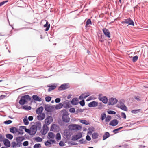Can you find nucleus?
Here are the masks:
<instances>
[{"label":"nucleus","instance_id":"a19ab883","mask_svg":"<svg viewBox=\"0 0 148 148\" xmlns=\"http://www.w3.org/2000/svg\"><path fill=\"white\" fill-rule=\"evenodd\" d=\"M140 109H134L131 111V112L134 114H137L140 112Z\"/></svg>","mask_w":148,"mask_h":148},{"label":"nucleus","instance_id":"7ed1b4c3","mask_svg":"<svg viewBox=\"0 0 148 148\" xmlns=\"http://www.w3.org/2000/svg\"><path fill=\"white\" fill-rule=\"evenodd\" d=\"M69 128L71 130H79L81 129L82 127L78 125L71 124L69 125Z\"/></svg>","mask_w":148,"mask_h":148},{"label":"nucleus","instance_id":"052dcab7","mask_svg":"<svg viewBox=\"0 0 148 148\" xmlns=\"http://www.w3.org/2000/svg\"><path fill=\"white\" fill-rule=\"evenodd\" d=\"M17 143H16L15 142L13 141L12 143V146L13 148H14L16 146H17Z\"/></svg>","mask_w":148,"mask_h":148},{"label":"nucleus","instance_id":"603ef678","mask_svg":"<svg viewBox=\"0 0 148 148\" xmlns=\"http://www.w3.org/2000/svg\"><path fill=\"white\" fill-rule=\"evenodd\" d=\"M79 103L80 105L82 106H84L85 105L84 100V99H82L79 102Z\"/></svg>","mask_w":148,"mask_h":148},{"label":"nucleus","instance_id":"e433bc0d","mask_svg":"<svg viewBox=\"0 0 148 148\" xmlns=\"http://www.w3.org/2000/svg\"><path fill=\"white\" fill-rule=\"evenodd\" d=\"M6 137L7 138L11 140L13 138V136L11 134H6Z\"/></svg>","mask_w":148,"mask_h":148},{"label":"nucleus","instance_id":"b1692460","mask_svg":"<svg viewBox=\"0 0 148 148\" xmlns=\"http://www.w3.org/2000/svg\"><path fill=\"white\" fill-rule=\"evenodd\" d=\"M25 139V138L24 137V136L18 137L16 138V140L17 142H22Z\"/></svg>","mask_w":148,"mask_h":148},{"label":"nucleus","instance_id":"8fccbe9b","mask_svg":"<svg viewBox=\"0 0 148 148\" xmlns=\"http://www.w3.org/2000/svg\"><path fill=\"white\" fill-rule=\"evenodd\" d=\"M25 132L28 133L30 135L32 136V133L31 132L30 129H27L26 128H25Z\"/></svg>","mask_w":148,"mask_h":148},{"label":"nucleus","instance_id":"13d9d810","mask_svg":"<svg viewBox=\"0 0 148 148\" xmlns=\"http://www.w3.org/2000/svg\"><path fill=\"white\" fill-rule=\"evenodd\" d=\"M69 111L71 113H73L76 112L75 109L74 108H70L69 110Z\"/></svg>","mask_w":148,"mask_h":148},{"label":"nucleus","instance_id":"37998d69","mask_svg":"<svg viewBox=\"0 0 148 148\" xmlns=\"http://www.w3.org/2000/svg\"><path fill=\"white\" fill-rule=\"evenodd\" d=\"M91 24H92V22H91L90 19H88L86 22L85 26L86 27H87V26H88V25H90V24L91 25Z\"/></svg>","mask_w":148,"mask_h":148},{"label":"nucleus","instance_id":"ea45409f","mask_svg":"<svg viewBox=\"0 0 148 148\" xmlns=\"http://www.w3.org/2000/svg\"><path fill=\"white\" fill-rule=\"evenodd\" d=\"M56 139L57 140H60L61 139V136L60 134L59 133H58L56 135Z\"/></svg>","mask_w":148,"mask_h":148},{"label":"nucleus","instance_id":"72a5a7b5","mask_svg":"<svg viewBox=\"0 0 148 148\" xmlns=\"http://www.w3.org/2000/svg\"><path fill=\"white\" fill-rule=\"evenodd\" d=\"M24 124L25 125H27L29 124V122L27 119V116H26L23 119Z\"/></svg>","mask_w":148,"mask_h":148},{"label":"nucleus","instance_id":"f03ea898","mask_svg":"<svg viewBox=\"0 0 148 148\" xmlns=\"http://www.w3.org/2000/svg\"><path fill=\"white\" fill-rule=\"evenodd\" d=\"M62 114V119L63 121L65 123H68L69 121L70 118L68 115L69 114L65 109L62 110L61 111Z\"/></svg>","mask_w":148,"mask_h":148},{"label":"nucleus","instance_id":"0e129e2a","mask_svg":"<svg viewBox=\"0 0 148 148\" xmlns=\"http://www.w3.org/2000/svg\"><path fill=\"white\" fill-rule=\"evenodd\" d=\"M8 2V1H4L2 2H1L0 3V7L1 6L3 5H4L5 3H6Z\"/></svg>","mask_w":148,"mask_h":148},{"label":"nucleus","instance_id":"a878e982","mask_svg":"<svg viewBox=\"0 0 148 148\" xmlns=\"http://www.w3.org/2000/svg\"><path fill=\"white\" fill-rule=\"evenodd\" d=\"M117 107L125 111H127L128 110L127 107L125 104L123 105L119 106Z\"/></svg>","mask_w":148,"mask_h":148},{"label":"nucleus","instance_id":"09e8293b","mask_svg":"<svg viewBox=\"0 0 148 148\" xmlns=\"http://www.w3.org/2000/svg\"><path fill=\"white\" fill-rule=\"evenodd\" d=\"M41 147V144L40 143H36L34 146V148H40Z\"/></svg>","mask_w":148,"mask_h":148},{"label":"nucleus","instance_id":"dca6fc26","mask_svg":"<svg viewBox=\"0 0 148 148\" xmlns=\"http://www.w3.org/2000/svg\"><path fill=\"white\" fill-rule=\"evenodd\" d=\"M45 114L44 113H42L41 114L38 115L37 116V118L38 120H42L45 119Z\"/></svg>","mask_w":148,"mask_h":148},{"label":"nucleus","instance_id":"412c9836","mask_svg":"<svg viewBox=\"0 0 148 148\" xmlns=\"http://www.w3.org/2000/svg\"><path fill=\"white\" fill-rule=\"evenodd\" d=\"M4 144L7 147H8L10 146V141L7 139H5L3 140Z\"/></svg>","mask_w":148,"mask_h":148},{"label":"nucleus","instance_id":"5701e85b","mask_svg":"<svg viewBox=\"0 0 148 148\" xmlns=\"http://www.w3.org/2000/svg\"><path fill=\"white\" fill-rule=\"evenodd\" d=\"M10 131L12 133L14 134L18 132V129L14 127H12L10 128Z\"/></svg>","mask_w":148,"mask_h":148},{"label":"nucleus","instance_id":"4c0bfd02","mask_svg":"<svg viewBox=\"0 0 148 148\" xmlns=\"http://www.w3.org/2000/svg\"><path fill=\"white\" fill-rule=\"evenodd\" d=\"M22 108L25 110H30L32 108L31 106L27 105L23 106Z\"/></svg>","mask_w":148,"mask_h":148},{"label":"nucleus","instance_id":"423d86ee","mask_svg":"<svg viewBox=\"0 0 148 148\" xmlns=\"http://www.w3.org/2000/svg\"><path fill=\"white\" fill-rule=\"evenodd\" d=\"M82 137V134L81 132H79L73 136L71 140L73 141H75L80 138Z\"/></svg>","mask_w":148,"mask_h":148},{"label":"nucleus","instance_id":"7c9ffc66","mask_svg":"<svg viewBox=\"0 0 148 148\" xmlns=\"http://www.w3.org/2000/svg\"><path fill=\"white\" fill-rule=\"evenodd\" d=\"M64 135L66 136V138H68V137H70L71 134H70V130H66L64 132Z\"/></svg>","mask_w":148,"mask_h":148},{"label":"nucleus","instance_id":"9b49d317","mask_svg":"<svg viewBox=\"0 0 148 148\" xmlns=\"http://www.w3.org/2000/svg\"><path fill=\"white\" fill-rule=\"evenodd\" d=\"M98 98L100 101H102L104 104H106L108 102V98L105 96L102 97L99 96Z\"/></svg>","mask_w":148,"mask_h":148},{"label":"nucleus","instance_id":"2eb2a0df","mask_svg":"<svg viewBox=\"0 0 148 148\" xmlns=\"http://www.w3.org/2000/svg\"><path fill=\"white\" fill-rule=\"evenodd\" d=\"M79 100L77 98L74 97L73 98L71 101V103L72 105H76L79 103Z\"/></svg>","mask_w":148,"mask_h":148},{"label":"nucleus","instance_id":"f257e3e1","mask_svg":"<svg viewBox=\"0 0 148 148\" xmlns=\"http://www.w3.org/2000/svg\"><path fill=\"white\" fill-rule=\"evenodd\" d=\"M31 98L29 95H25L21 97L19 101V104L21 105H23L27 102V101H30Z\"/></svg>","mask_w":148,"mask_h":148},{"label":"nucleus","instance_id":"f3484780","mask_svg":"<svg viewBox=\"0 0 148 148\" xmlns=\"http://www.w3.org/2000/svg\"><path fill=\"white\" fill-rule=\"evenodd\" d=\"M32 98L34 101L40 102L42 100L41 98L36 95H33Z\"/></svg>","mask_w":148,"mask_h":148},{"label":"nucleus","instance_id":"338daca9","mask_svg":"<svg viewBox=\"0 0 148 148\" xmlns=\"http://www.w3.org/2000/svg\"><path fill=\"white\" fill-rule=\"evenodd\" d=\"M121 116L123 118L125 119L126 118V114L124 112H122L121 113Z\"/></svg>","mask_w":148,"mask_h":148},{"label":"nucleus","instance_id":"c9c22d12","mask_svg":"<svg viewBox=\"0 0 148 148\" xmlns=\"http://www.w3.org/2000/svg\"><path fill=\"white\" fill-rule=\"evenodd\" d=\"M54 134L52 132H49L48 133V136L51 138L53 139L54 137Z\"/></svg>","mask_w":148,"mask_h":148},{"label":"nucleus","instance_id":"20e7f679","mask_svg":"<svg viewBox=\"0 0 148 148\" xmlns=\"http://www.w3.org/2000/svg\"><path fill=\"white\" fill-rule=\"evenodd\" d=\"M69 87V83H64L59 87L58 90L59 91L64 90L68 88Z\"/></svg>","mask_w":148,"mask_h":148},{"label":"nucleus","instance_id":"69168bd1","mask_svg":"<svg viewBox=\"0 0 148 148\" xmlns=\"http://www.w3.org/2000/svg\"><path fill=\"white\" fill-rule=\"evenodd\" d=\"M86 139L88 141H90L91 140V137L88 134L86 136Z\"/></svg>","mask_w":148,"mask_h":148},{"label":"nucleus","instance_id":"9d476101","mask_svg":"<svg viewBox=\"0 0 148 148\" xmlns=\"http://www.w3.org/2000/svg\"><path fill=\"white\" fill-rule=\"evenodd\" d=\"M30 130L32 133V136L34 135L37 132V129L34 125H32L30 128Z\"/></svg>","mask_w":148,"mask_h":148},{"label":"nucleus","instance_id":"6e6d98bb","mask_svg":"<svg viewBox=\"0 0 148 148\" xmlns=\"http://www.w3.org/2000/svg\"><path fill=\"white\" fill-rule=\"evenodd\" d=\"M49 140H48L47 141L45 142V144L46 146H47L49 145H51L52 143L50 141H49Z\"/></svg>","mask_w":148,"mask_h":148},{"label":"nucleus","instance_id":"3c124183","mask_svg":"<svg viewBox=\"0 0 148 148\" xmlns=\"http://www.w3.org/2000/svg\"><path fill=\"white\" fill-rule=\"evenodd\" d=\"M84 109H82L80 108H78L77 109L76 111V114H77L78 113L82 112H83Z\"/></svg>","mask_w":148,"mask_h":148},{"label":"nucleus","instance_id":"a18cd8bd","mask_svg":"<svg viewBox=\"0 0 148 148\" xmlns=\"http://www.w3.org/2000/svg\"><path fill=\"white\" fill-rule=\"evenodd\" d=\"M51 97L49 96H47L45 98V101L47 102H49L51 101Z\"/></svg>","mask_w":148,"mask_h":148},{"label":"nucleus","instance_id":"393cba45","mask_svg":"<svg viewBox=\"0 0 148 148\" xmlns=\"http://www.w3.org/2000/svg\"><path fill=\"white\" fill-rule=\"evenodd\" d=\"M45 110L48 112H51V109L50 108V105L48 104H45L44 106Z\"/></svg>","mask_w":148,"mask_h":148},{"label":"nucleus","instance_id":"58836bf2","mask_svg":"<svg viewBox=\"0 0 148 148\" xmlns=\"http://www.w3.org/2000/svg\"><path fill=\"white\" fill-rule=\"evenodd\" d=\"M82 94H83V97L84 99H85L88 97L90 96V92H87L84 93H82Z\"/></svg>","mask_w":148,"mask_h":148},{"label":"nucleus","instance_id":"f704fd0d","mask_svg":"<svg viewBox=\"0 0 148 148\" xmlns=\"http://www.w3.org/2000/svg\"><path fill=\"white\" fill-rule=\"evenodd\" d=\"M79 121L82 123L86 125L89 124V123L85 120H80Z\"/></svg>","mask_w":148,"mask_h":148},{"label":"nucleus","instance_id":"864d4df0","mask_svg":"<svg viewBox=\"0 0 148 148\" xmlns=\"http://www.w3.org/2000/svg\"><path fill=\"white\" fill-rule=\"evenodd\" d=\"M107 113L109 114H115L116 113L115 111L111 110L108 111Z\"/></svg>","mask_w":148,"mask_h":148},{"label":"nucleus","instance_id":"1a4fd4ad","mask_svg":"<svg viewBox=\"0 0 148 148\" xmlns=\"http://www.w3.org/2000/svg\"><path fill=\"white\" fill-rule=\"evenodd\" d=\"M102 30L103 33L106 37L109 38L110 37V32L108 29L106 28H104Z\"/></svg>","mask_w":148,"mask_h":148},{"label":"nucleus","instance_id":"6e6552de","mask_svg":"<svg viewBox=\"0 0 148 148\" xmlns=\"http://www.w3.org/2000/svg\"><path fill=\"white\" fill-rule=\"evenodd\" d=\"M53 119L51 116H48L47 118L45 119V122L47 125H49L52 122Z\"/></svg>","mask_w":148,"mask_h":148},{"label":"nucleus","instance_id":"cd10ccee","mask_svg":"<svg viewBox=\"0 0 148 148\" xmlns=\"http://www.w3.org/2000/svg\"><path fill=\"white\" fill-rule=\"evenodd\" d=\"M35 126L38 130H40L41 127L40 122V121L36 122Z\"/></svg>","mask_w":148,"mask_h":148},{"label":"nucleus","instance_id":"4be33fe9","mask_svg":"<svg viewBox=\"0 0 148 148\" xmlns=\"http://www.w3.org/2000/svg\"><path fill=\"white\" fill-rule=\"evenodd\" d=\"M44 108L42 106H40L36 110V113L37 114H41Z\"/></svg>","mask_w":148,"mask_h":148},{"label":"nucleus","instance_id":"473e14b6","mask_svg":"<svg viewBox=\"0 0 148 148\" xmlns=\"http://www.w3.org/2000/svg\"><path fill=\"white\" fill-rule=\"evenodd\" d=\"M63 104L61 103H59L56 105L55 108L57 110L63 107Z\"/></svg>","mask_w":148,"mask_h":148},{"label":"nucleus","instance_id":"4d7b16f0","mask_svg":"<svg viewBox=\"0 0 148 148\" xmlns=\"http://www.w3.org/2000/svg\"><path fill=\"white\" fill-rule=\"evenodd\" d=\"M4 139V136L1 134H0V142L3 141Z\"/></svg>","mask_w":148,"mask_h":148},{"label":"nucleus","instance_id":"c756f323","mask_svg":"<svg viewBox=\"0 0 148 148\" xmlns=\"http://www.w3.org/2000/svg\"><path fill=\"white\" fill-rule=\"evenodd\" d=\"M33 139L34 140L36 141V142H42V138L39 136H36L34 137L33 138Z\"/></svg>","mask_w":148,"mask_h":148},{"label":"nucleus","instance_id":"a211bd4d","mask_svg":"<svg viewBox=\"0 0 148 148\" xmlns=\"http://www.w3.org/2000/svg\"><path fill=\"white\" fill-rule=\"evenodd\" d=\"M113 134L110 135L109 132H105L103 136V140H104L109 137L110 136H112Z\"/></svg>","mask_w":148,"mask_h":148},{"label":"nucleus","instance_id":"5fc2aeb1","mask_svg":"<svg viewBox=\"0 0 148 148\" xmlns=\"http://www.w3.org/2000/svg\"><path fill=\"white\" fill-rule=\"evenodd\" d=\"M12 122V121L11 120H8L4 121L3 123L5 124L8 125L11 124Z\"/></svg>","mask_w":148,"mask_h":148},{"label":"nucleus","instance_id":"6ab92c4d","mask_svg":"<svg viewBox=\"0 0 148 148\" xmlns=\"http://www.w3.org/2000/svg\"><path fill=\"white\" fill-rule=\"evenodd\" d=\"M63 103L65 105L64 107L65 108H68L72 106L70 105V101H68V100L64 101Z\"/></svg>","mask_w":148,"mask_h":148},{"label":"nucleus","instance_id":"680f3d73","mask_svg":"<svg viewBox=\"0 0 148 148\" xmlns=\"http://www.w3.org/2000/svg\"><path fill=\"white\" fill-rule=\"evenodd\" d=\"M59 145L60 146H63L64 145L65 143H64V142L62 141H61L59 143Z\"/></svg>","mask_w":148,"mask_h":148},{"label":"nucleus","instance_id":"aec40b11","mask_svg":"<svg viewBox=\"0 0 148 148\" xmlns=\"http://www.w3.org/2000/svg\"><path fill=\"white\" fill-rule=\"evenodd\" d=\"M47 87L49 88L48 89V91L50 92V91L55 89L56 87V85H55L54 84L53 85H48L47 86Z\"/></svg>","mask_w":148,"mask_h":148},{"label":"nucleus","instance_id":"bf43d9fd","mask_svg":"<svg viewBox=\"0 0 148 148\" xmlns=\"http://www.w3.org/2000/svg\"><path fill=\"white\" fill-rule=\"evenodd\" d=\"M55 126H56V125L55 124H53L52 125L51 127L50 131H53V130L55 129Z\"/></svg>","mask_w":148,"mask_h":148},{"label":"nucleus","instance_id":"e2e57ef3","mask_svg":"<svg viewBox=\"0 0 148 148\" xmlns=\"http://www.w3.org/2000/svg\"><path fill=\"white\" fill-rule=\"evenodd\" d=\"M29 144V142L28 141H25L23 143V145L24 146H26L28 145Z\"/></svg>","mask_w":148,"mask_h":148},{"label":"nucleus","instance_id":"de8ad7c7","mask_svg":"<svg viewBox=\"0 0 148 148\" xmlns=\"http://www.w3.org/2000/svg\"><path fill=\"white\" fill-rule=\"evenodd\" d=\"M138 57L137 55H136L133 57L132 61L133 62H135L138 59Z\"/></svg>","mask_w":148,"mask_h":148},{"label":"nucleus","instance_id":"0eeeda50","mask_svg":"<svg viewBox=\"0 0 148 148\" xmlns=\"http://www.w3.org/2000/svg\"><path fill=\"white\" fill-rule=\"evenodd\" d=\"M118 101V100L116 98L111 97L109 99L108 105H113L116 104Z\"/></svg>","mask_w":148,"mask_h":148},{"label":"nucleus","instance_id":"774afa93","mask_svg":"<svg viewBox=\"0 0 148 148\" xmlns=\"http://www.w3.org/2000/svg\"><path fill=\"white\" fill-rule=\"evenodd\" d=\"M61 99L60 98H57L55 99V102L56 103H59Z\"/></svg>","mask_w":148,"mask_h":148},{"label":"nucleus","instance_id":"f8f14e48","mask_svg":"<svg viewBox=\"0 0 148 148\" xmlns=\"http://www.w3.org/2000/svg\"><path fill=\"white\" fill-rule=\"evenodd\" d=\"M119 121L117 120L114 119L110 121L109 125L112 126H115L117 125Z\"/></svg>","mask_w":148,"mask_h":148},{"label":"nucleus","instance_id":"bb28decb","mask_svg":"<svg viewBox=\"0 0 148 148\" xmlns=\"http://www.w3.org/2000/svg\"><path fill=\"white\" fill-rule=\"evenodd\" d=\"M44 27H46L45 31H48L49 29L50 24L47 21H46V23L44 25Z\"/></svg>","mask_w":148,"mask_h":148},{"label":"nucleus","instance_id":"ddd939ff","mask_svg":"<svg viewBox=\"0 0 148 148\" xmlns=\"http://www.w3.org/2000/svg\"><path fill=\"white\" fill-rule=\"evenodd\" d=\"M49 130L48 127L46 124H44L43 126V131L42 132V135H45L47 133Z\"/></svg>","mask_w":148,"mask_h":148},{"label":"nucleus","instance_id":"c85d7f7f","mask_svg":"<svg viewBox=\"0 0 148 148\" xmlns=\"http://www.w3.org/2000/svg\"><path fill=\"white\" fill-rule=\"evenodd\" d=\"M95 129L93 127H89L88 128L89 131L88 132L87 134H89L90 135H91L92 134V132L95 131Z\"/></svg>","mask_w":148,"mask_h":148},{"label":"nucleus","instance_id":"49530a36","mask_svg":"<svg viewBox=\"0 0 148 148\" xmlns=\"http://www.w3.org/2000/svg\"><path fill=\"white\" fill-rule=\"evenodd\" d=\"M111 119V116L110 115H108L107 117H106L105 119V121L106 122H108Z\"/></svg>","mask_w":148,"mask_h":148},{"label":"nucleus","instance_id":"2f4dec72","mask_svg":"<svg viewBox=\"0 0 148 148\" xmlns=\"http://www.w3.org/2000/svg\"><path fill=\"white\" fill-rule=\"evenodd\" d=\"M92 134V137L93 139H96L98 138L99 134L97 133L94 132Z\"/></svg>","mask_w":148,"mask_h":148},{"label":"nucleus","instance_id":"c03bdc74","mask_svg":"<svg viewBox=\"0 0 148 148\" xmlns=\"http://www.w3.org/2000/svg\"><path fill=\"white\" fill-rule=\"evenodd\" d=\"M106 113L104 112L102 114H101V119L103 121L104 120L105 118H106Z\"/></svg>","mask_w":148,"mask_h":148},{"label":"nucleus","instance_id":"4468645a","mask_svg":"<svg viewBox=\"0 0 148 148\" xmlns=\"http://www.w3.org/2000/svg\"><path fill=\"white\" fill-rule=\"evenodd\" d=\"M98 103L96 101H93L89 103L88 104V106L89 107H95L98 105Z\"/></svg>","mask_w":148,"mask_h":148},{"label":"nucleus","instance_id":"79ce46f5","mask_svg":"<svg viewBox=\"0 0 148 148\" xmlns=\"http://www.w3.org/2000/svg\"><path fill=\"white\" fill-rule=\"evenodd\" d=\"M78 141L80 143V144H86L87 143L86 140L83 138H82Z\"/></svg>","mask_w":148,"mask_h":148},{"label":"nucleus","instance_id":"39448f33","mask_svg":"<svg viewBox=\"0 0 148 148\" xmlns=\"http://www.w3.org/2000/svg\"><path fill=\"white\" fill-rule=\"evenodd\" d=\"M122 24L125 23L128 24V25H131L132 26L134 25V23L133 21L130 18L125 19L124 21L122 22Z\"/></svg>","mask_w":148,"mask_h":148}]
</instances>
